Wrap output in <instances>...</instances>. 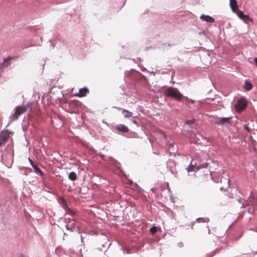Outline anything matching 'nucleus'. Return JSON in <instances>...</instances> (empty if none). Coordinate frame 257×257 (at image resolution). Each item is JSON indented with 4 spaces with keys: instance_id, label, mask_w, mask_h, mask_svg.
Returning <instances> with one entry per match:
<instances>
[{
    "instance_id": "f257e3e1",
    "label": "nucleus",
    "mask_w": 257,
    "mask_h": 257,
    "mask_svg": "<svg viewBox=\"0 0 257 257\" xmlns=\"http://www.w3.org/2000/svg\"><path fill=\"white\" fill-rule=\"evenodd\" d=\"M165 97L173 98L178 101H181L183 96L177 88L169 87L164 92Z\"/></svg>"
},
{
    "instance_id": "f03ea898",
    "label": "nucleus",
    "mask_w": 257,
    "mask_h": 257,
    "mask_svg": "<svg viewBox=\"0 0 257 257\" xmlns=\"http://www.w3.org/2000/svg\"><path fill=\"white\" fill-rule=\"evenodd\" d=\"M247 104V102L244 98H239L235 105V108L236 110L241 111L246 107Z\"/></svg>"
},
{
    "instance_id": "7ed1b4c3",
    "label": "nucleus",
    "mask_w": 257,
    "mask_h": 257,
    "mask_svg": "<svg viewBox=\"0 0 257 257\" xmlns=\"http://www.w3.org/2000/svg\"><path fill=\"white\" fill-rule=\"evenodd\" d=\"M9 137L8 132H1L0 133V149L5 146Z\"/></svg>"
},
{
    "instance_id": "20e7f679",
    "label": "nucleus",
    "mask_w": 257,
    "mask_h": 257,
    "mask_svg": "<svg viewBox=\"0 0 257 257\" xmlns=\"http://www.w3.org/2000/svg\"><path fill=\"white\" fill-rule=\"evenodd\" d=\"M25 111V108L22 106H18L16 108L15 112L13 115V117L14 119L16 120L18 118L19 116Z\"/></svg>"
},
{
    "instance_id": "39448f33",
    "label": "nucleus",
    "mask_w": 257,
    "mask_h": 257,
    "mask_svg": "<svg viewBox=\"0 0 257 257\" xmlns=\"http://www.w3.org/2000/svg\"><path fill=\"white\" fill-rule=\"evenodd\" d=\"M7 149L9 151V154L8 155L6 154V151H5L1 155L2 158L6 157L9 159L12 160L14 156V151L12 149V146H10Z\"/></svg>"
},
{
    "instance_id": "423d86ee",
    "label": "nucleus",
    "mask_w": 257,
    "mask_h": 257,
    "mask_svg": "<svg viewBox=\"0 0 257 257\" xmlns=\"http://www.w3.org/2000/svg\"><path fill=\"white\" fill-rule=\"evenodd\" d=\"M231 118L230 117H218L216 119L214 123L217 125H223L225 123H229V120Z\"/></svg>"
},
{
    "instance_id": "0eeeda50",
    "label": "nucleus",
    "mask_w": 257,
    "mask_h": 257,
    "mask_svg": "<svg viewBox=\"0 0 257 257\" xmlns=\"http://www.w3.org/2000/svg\"><path fill=\"white\" fill-rule=\"evenodd\" d=\"M116 129L121 133H125L129 131V128L127 126L123 124H119L116 126Z\"/></svg>"
},
{
    "instance_id": "6e6552de",
    "label": "nucleus",
    "mask_w": 257,
    "mask_h": 257,
    "mask_svg": "<svg viewBox=\"0 0 257 257\" xmlns=\"http://www.w3.org/2000/svg\"><path fill=\"white\" fill-rule=\"evenodd\" d=\"M198 168V166L197 165V163L195 162L194 163H193V160H192L189 166L187 167V171L188 172H192V171H197V169Z\"/></svg>"
},
{
    "instance_id": "1a4fd4ad",
    "label": "nucleus",
    "mask_w": 257,
    "mask_h": 257,
    "mask_svg": "<svg viewBox=\"0 0 257 257\" xmlns=\"http://www.w3.org/2000/svg\"><path fill=\"white\" fill-rule=\"evenodd\" d=\"M200 19L203 21L211 23L215 22L214 19L209 15H205L203 14L200 17Z\"/></svg>"
},
{
    "instance_id": "9d476101",
    "label": "nucleus",
    "mask_w": 257,
    "mask_h": 257,
    "mask_svg": "<svg viewBox=\"0 0 257 257\" xmlns=\"http://www.w3.org/2000/svg\"><path fill=\"white\" fill-rule=\"evenodd\" d=\"M118 109L121 110L122 114L125 118H129L132 116V112L124 108L118 107Z\"/></svg>"
},
{
    "instance_id": "9b49d317",
    "label": "nucleus",
    "mask_w": 257,
    "mask_h": 257,
    "mask_svg": "<svg viewBox=\"0 0 257 257\" xmlns=\"http://www.w3.org/2000/svg\"><path fill=\"white\" fill-rule=\"evenodd\" d=\"M12 59V58L9 57L4 60V62L0 64V70H2L5 67H7L10 64V60Z\"/></svg>"
},
{
    "instance_id": "f8f14e48",
    "label": "nucleus",
    "mask_w": 257,
    "mask_h": 257,
    "mask_svg": "<svg viewBox=\"0 0 257 257\" xmlns=\"http://www.w3.org/2000/svg\"><path fill=\"white\" fill-rule=\"evenodd\" d=\"M186 123L190 128H194L197 125V123L196 122L195 119L188 120L186 121Z\"/></svg>"
},
{
    "instance_id": "ddd939ff",
    "label": "nucleus",
    "mask_w": 257,
    "mask_h": 257,
    "mask_svg": "<svg viewBox=\"0 0 257 257\" xmlns=\"http://www.w3.org/2000/svg\"><path fill=\"white\" fill-rule=\"evenodd\" d=\"M88 92V89L86 87H84L79 89L78 95L79 97H83Z\"/></svg>"
},
{
    "instance_id": "4468645a",
    "label": "nucleus",
    "mask_w": 257,
    "mask_h": 257,
    "mask_svg": "<svg viewBox=\"0 0 257 257\" xmlns=\"http://www.w3.org/2000/svg\"><path fill=\"white\" fill-rule=\"evenodd\" d=\"M61 200L62 201L61 206L63 208V209L69 211L70 212H72V210L68 207L67 204L65 200L64 199V198L61 197Z\"/></svg>"
},
{
    "instance_id": "2eb2a0df",
    "label": "nucleus",
    "mask_w": 257,
    "mask_h": 257,
    "mask_svg": "<svg viewBox=\"0 0 257 257\" xmlns=\"http://www.w3.org/2000/svg\"><path fill=\"white\" fill-rule=\"evenodd\" d=\"M252 87V85L251 84V83H250L248 81H246V80L245 81L244 85L243 86V88L245 90L249 91V90L251 89Z\"/></svg>"
},
{
    "instance_id": "dca6fc26",
    "label": "nucleus",
    "mask_w": 257,
    "mask_h": 257,
    "mask_svg": "<svg viewBox=\"0 0 257 257\" xmlns=\"http://www.w3.org/2000/svg\"><path fill=\"white\" fill-rule=\"evenodd\" d=\"M229 5L233 12H234V6L237 7L236 0H229Z\"/></svg>"
},
{
    "instance_id": "f3484780",
    "label": "nucleus",
    "mask_w": 257,
    "mask_h": 257,
    "mask_svg": "<svg viewBox=\"0 0 257 257\" xmlns=\"http://www.w3.org/2000/svg\"><path fill=\"white\" fill-rule=\"evenodd\" d=\"M68 178L71 181H74L77 179V175L74 172H71L69 174Z\"/></svg>"
},
{
    "instance_id": "a211bd4d",
    "label": "nucleus",
    "mask_w": 257,
    "mask_h": 257,
    "mask_svg": "<svg viewBox=\"0 0 257 257\" xmlns=\"http://www.w3.org/2000/svg\"><path fill=\"white\" fill-rule=\"evenodd\" d=\"M36 174H40L41 176L43 175L42 171L36 165L32 166Z\"/></svg>"
},
{
    "instance_id": "6ab92c4d",
    "label": "nucleus",
    "mask_w": 257,
    "mask_h": 257,
    "mask_svg": "<svg viewBox=\"0 0 257 257\" xmlns=\"http://www.w3.org/2000/svg\"><path fill=\"white\" fill-rule=\"evenodd\" d=\"M242 20L246 23H247L248 22H253V20L247 15H245L244 17L242 18Z\"/></svg>"
},
{
    "instance_id": "aec40b11",
    "label": "nucleus",
    "mask_w": 257,
    "mask_h": 257,
    "mask_svg": "<svg viewBox=\"0 0 257 257\" xmlns=\"http://www.w3.org/2000/svg\"><path fill=\"white\" fill-rule=\"evenodd\" d=\"M209 219L208 218H198L196 219V222H208L209 221Z\"/></svg>"
},
{
    "instance_id": "412c9836",
    "label": "nucleus",
    "mask_w": 257,
    "mask_h": 257,
    "mask_svg": "<svg viewBox=\"0 0 257 257\" xmlns=\"http://www.w3.org/2000/svg\"><path fill=\"white\" fill-rule=\"evenodd\" d=\"M208 163H207L200 164L198 166L197 170H200L201 169H203V168H206L208 167Z\"/></svg>"
},
{
    "instance_id": "4be33fe9",
    "label": "nucleus",
    "mask_w": 257,
    "mask_h": 257,
    "mask_svg": "<svg viewBox=\"0 0 257 257\" xmlns=\"http://www.w3.org/2000/svg\"><path fill=\"white\" fill-rule=\"evenodd\" d=\"M32 103L31 102H28L26 105L22 106L23 107L25 108V111L30 109H32Z\"/></svg>"
},
{
    "instance_id": "5701e85b",
    "label": "nucleus",
    "mask_w": 257,
    "mask_h": 257,
    "mask_svg": "<svg viewBox=\"0 0 257 257\" xmlns=\"http://www.w3.org/2000/svg\"><path fill=\"white\" fill-rule=\"evenodd\" d=\"M73 224H71V225H69V224H67L66 225V228L67 230H70V231L72 232L74 230V226H73Z\"/></svg>"
},
{
    "instance_id": "b1692460",
    "label": "nucleus",
    "mask_w": 257,
    "mask_h": 257,
    "mask_svg": "<svg viewBox=\"0 0 257 257\" xmlns=\"http://www.w3.org/2000/svg\"><path fill=\"white\" fill-rule=\"evenodd\" d=\"M149 231H150V232L152 234H154L155 233L157 232V228L156 226H152L150 229H149Z\"/></svg>"
},
{
    "instance_id": "393cba45",
    "label": "nucleus",
    "mask_w": 257,
    "mask_h": 257,
    "mask_svg": "<svg viewBox=\"0 0 257 257\" xmlns=\"http://www.w3.org/2000/svg\"><path fill=\"white\" fill-rule=\"evenodd\" d=\"M121 248L123 251L126 252L127 254H130L131 253V249L126 247L121 246Z\"/></svg>"
},
{
    "instance_id": "a878e982",
    "label": "nucleus",
    "mask_w": 257,
    "mask_h": 257,
    "mask_svg": "<svg viewBox=\"0 0 257 257\" xmlns=\"http://www.w3.org/2000/svg\"><path fill=\"white\" fill-rule=\"evenodd\" d=\"M244 15H245L243 14V13L242 11H238V13H237V16H238V17L240 19H242V18L243 17H244Z\"/></svg>"
},
{
    "instance_id": "bb28decb",
    "label": "nucleus",
    "mask_w": 257,
    "mask_h": 257,
    "mask_svg": "<svg viewBox=\"0 0 257 257\" xmlns=\"http://www.w3.org/2000/svg\"><path fill=\"white\" fill-rule=\"evenodd\" d=\"M243 127L244 129L247 131L248 132H249L250 131V130L249 127L248 126L247 124L245 125Z\"/></svg>"
},
{
    "instance_id": "cd10ccee",
    "label": "nucleus",
    "mask_w": 257,
    "mask_h": 257,
    "mask_svg": "<svg viewBox=\"0 0 257 257\" xmlns=\"http://www.w3.org/2000/svg\"><path fill=\"white\" fill-rule=\"evenodd\" d=\"M131 121L134 124H136L137 126H139L138 122L134 118V117L132 119H131Z\"/></svg>"
},
{
    "instance_id": "c85d7f7f",
    "label": "nucleus",
    "mask_w": 257,
    "mask_h": 257,
    "mask_svg": "<svg viewBox=\"0 0 257 257\" xmlns=\"http://www.w3.org/2000/svg\"><path fill=\"white\" fill-rule=\"evenodd\" d=\"M135 70L133 69H132L130 71H126L125 72V76H128L130 74V72L131 71H134Z\"/></svg>"
},
{
    "instance_id": "c756f323",
    "label": "nucleus",
    "mask_w": 257,
    "mask_h": 257,
    "mask_svg": "<svg viewBox=\"0 0 257 257\" xmlns=\"http://www.w3.org/2000/svg\"><path fill=\"white\" fill-rule=\"evenodd\" d=\"M28 161L30 162V165L32 166V167L35 165L33 161L30 158H28Z\"/></svg>"
},
{
    "instance_id": "7c9ffc66",
    "label": "nucleus",
    "mask_w": 257,
    "mask_h": 257,
    "mask_svg": "<svg viewBox=\"0 0 257 257\" xmlns=\"http://www.w3.org/2000/svg\"><path fill=\"white\" fill-rule=\"evenodd\" d=\"M178 247H183V242H179V243H178Z\"/></svg>"
},
{
    "instance_id": "2f4dec72",
    "label": "nucleus",
    "mask_w": 257,
    "mask_h": 257,
    "mask_svg": "<svg viewBox=\"0 0 257 257\" xmlns=\"http://www.w3.org/2000/svg\"><path fill=\"white\" fill-rule=\"evenodd\" d=\"M254 62H255V64H256V65L257 66V57L255 58Z\"/></svg>"
},
{
    "instance_id": "473e14b6",
    "label": "nucleus",
    "mask_w": 257,
    "mask_h": 257,
    "mask_svg": "<svg viewBox=\"0 0 257 257\" xmlns=\"http://www.w3.org/2000/svg\"><path fill=\"white\" fill-rule=\"evenodd\" d=\"M51 44L52 47L54 48L55 46V44H53L52 42H51Z\"/></svg>"
},
{
    "instance_id": "72a5a7b5",
    "label": "nucleus",
    "mask_w": 257,
    "mask_h": 257,
    "mask_svg": "<svg viewBox=\"0 0 257 257\" xmlns=\"http://www.w3.org/2000/svg\"><path fill=\"white\" fill-rule=\"evenodd\" d=\"M201 33H204V32H199V34L200 35L201 34Z\"/></svg>"
},
{
    "instance_id": "f704fd0d",
    "label": "nucleus",
    "mask_w": 257,
    "mask_h": 257,
    "mask_svg": "<svg viewBox=\"0 0 257 257\" xmlns=\"http://www.w3.org/2000/svg\"><path fill=\"white\" fill-rule=\"evenodd\" d=\"M142 70L143 71H144V70H146V68H144L143 69H142Z\"/></svg>"
},
{
    "instance_id": "c9c22d12",
    "label": "nucleus",
    "mask_w": 257,
    "mask_h": 257,
    "mask_svg": "<svg viewBox=\"0 0 257 257\" xmlns=\"http://www.w3.org/2000/svg\"><path fill=\"white\" fill-rule=\"evenodd\" d=\"M208 233L209 234L210 233V229H208Z\"/></svg>"
},
{
    "instance_id": "e433bc0d",
    "label": "nucleus",
    "mask_w": 257,
    "mask_h": 257,
    "mask_svg": "<svg viewBox=\"0 0 257 257\" xmlns=\"http://www.w3.org/2000/svg\"><path fill=\"white\" fill-rule=\"evenodd\" d=\"M130 182H131V183H133V181H130Z\"/></svg>"
}]
</instances>
